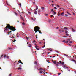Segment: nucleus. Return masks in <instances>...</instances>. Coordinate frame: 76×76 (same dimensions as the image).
I'll return each instance as SVG.
<instances>
[{
    "instance_id": "18",
    "label": "nucleus",
    "mask_w": 76,
    "mask_h": 76,
    "mask_svg": "<svg viewBox=\"0 0 76 76\" xmlns=\"http://www.w3.org/2000/svg\"><path fill=\"white\" fill-rule=\"evenodd\" d=\"M17 11H18V12L19 13H20V12L19 11V10H17Z\"/></svg>"
},
{
    "instance_id": "33",
    "label": "nucleus",
    "mask_w": 76,
    "mask_h": 76,
    "mask_svg": "<svg viewBox=\"0 0 76 76\" xmlns=\"http://www.w3.org/2000/svg\"><path fill=\"white\" fill-rule=\"evenodd\" d=\"M54 9H55V10H57V8L56 7H54Z\"/></svg>"
},
{
    "instance_id": "6",
    "label": "nucleus",
    "mask_w": 76,
    "mask_h": 76,
    "mask_svg": "<svg viewBox=\"0 0 76 76\" xmlns=\"http://www.w3.org/2000/svg\"><path fill=\"white\" fill-rule=\"evenodd\" d=\"M36 11L38 9V6H36Z\"/></svg>"
},
{
    "instance_id": "5",
    "label": "nucleus",
    "mask_w": 76,
    "mask_h": 76,
    "mask_svg": "<svg viewBox=\"0 0 76 76\" xmlns=\"http://www.w3.org/2000/svg\"><path fill=\"white\" fill-rule=\"evenodd\" d=\"M35 47L36 48L37 50H39V48H38V47L37 46H35Z\"/></svg>"
},
{
    "instance_id": "35",
    "label": "nucleus",
    "mask_w": 76,
    "mask_h": 76,
    "mask_svg": "<svg viewBox=\"0 0 76 76\" xmlns=\"http://www.w3.org/2000/svg\"><path fill=\"white\" fill-rule=\"evenodd\" d=\"M51 11V12H53V11H54V9H52Z\"/></svg>"
},
{
    "instance_id": "44",
    "label": "nucleus",
    "mask_w": 76,
    "mask_h": 76,
    "mask_svg": "<svg viewBox=\"0 0 76 76\" xmlns=\"http://www.w3.org/2000/svg\"><path fill=\"white\" fill-rule=\"evenodd\" d=\"M19 67H22V66H21V65H20L19 66Z\"/></svg>"
},
{
    "instance_id": "49",
    "label": "nucleus",
    "mask_w": 76,
    "mask_h": 76,
    "mask_svg": "<svg viewBox=\"0 0 76 76\" xmlns=\"http://www.w3.org/2000/svg\"><path fill=\"white\" fill-rule=\"evenodd\" d=\"M7 59H9V56H7Z\"/></svg>"
},
{
    "instance_id": "42",
    "label": "nucleus",
    "mask_w": 76,
    "mask_h": 76,
    "mask_svg": "<svg viewBox=\"0 0 76 76\" xmlns=\"http://www.w3.org/2000/svg\"><path fill=\"white\" fill-rule=\"evenodd\" d=\"M53 16H54V15H51V17H53Z\"/></svg>"
},
{
    "instance_id": "58",
    "label": "nucleus",
    "mask_w": 76,
    "mask_h": 76,
    "mask_svg": "<svg viewBox=\"0 0 76 76\" xmlns=\"http://www.w3.org/2000/svg\"><path fill=\"white\" fill-rule=\"evenodd\" d=\"M48 54H50V52H49L48 53Z\"/></svg>"
},
{
    "instance_id": "63",
    "label": "nucleus",
    "mask_w": 76,
    "mask_h": 76,
    "mask_svg": "<svg viewBox=\"0 0 76 76\" xmlns=\"http://www.w3.org/2000/svg\"><path fill=\"white\" fill-rule=\"evenodd\" d=\"M11 32H12V31H11L9 32L10 33H11Z\"/></svg>"
},
{
    "instance_id": "40",
    "label": "nucleus",
    "mask_w": 76,
    "mask_h": 76,
    "mask_svg": "<svg viewBox=\"0 0 76 76\" xmlns=\"http://www.w3.org/2000/svg\"><path fill=\"white\" fill-rule=\"evenodd\" d=\"M11 75H12V73H11L9 75V76H11Z\"/></svg>"
},
{
    "instance_id": "29",
    "label": "nucleus",
    "mask_w": 76,
    "mask_h": 76,
    "mask_svg": "<svg viewBox=\"0 0 76 76\" xmlns=\"http://www.w3.org/2000/svg\"><path fill=\"white\" fill-rule=\"evenodd\" d=\"M3 55H1V58H0V59H1V57H3Z\"/></svg>"
},
{
    "instance_id": "28",
    "label": "nucleus",
    "mask_w": 76,
    "mask_h": 76,
    "mask_svg": "<svg viewBox=\"0 0 76 76\" xmlns=\"http://www.w3.org/2000/svg\"><path fill=\"white\" fill-rule=\"evenodd\" d=\"M61 64H62V65H63V64H64V62H61Z\"/></svg>"
},
{
    "instance_id": "14",
    "label": "nucleus",
    "mask_w": 76,
    "mask_h": 76,
    "mask_svg": "<svg viewBox=\"0 0 76 76\" xmlns=\"http://www.w3.org/2000/svg\"><path fill=\"white\" fill-rule=\"evenodd\" d=\"M59 32H60V33H61V30L59 29Z\"/></svg>"
},
{
    "instance_id": "13",
    "label": "nucleus",
    "mask_w": 76,
    "mask_h": 76,
    "mask_svg": "<svg viewBox=\"0 0 76 76\" xmlns=\"http://www.w3.org/2000/svg\"><path fill=\"white\" fill-rule=\"evenodd\" d=\"M34 14H35V15H37V12L35 11L34 12Z\"/></svg>"
},
{
    "instance_id": "60",
    "label": "nucleus",
    "mask_w": 76,
    "mask_h": 76,
    "mask_svg": "<svg viewBox=\"0 0 76 76\" xmlns=\"http://www.w3.org/2000/svg\"><path fill=\"white\" fill-rule=\"evenodd\" d=\"M28 12L29 14L31 13V12H29V11H28Z\"/></svg>"
},
{
    "instance_id": "10",
    "label": "nucleus",
    "mask_w": 76,
    "mask_h": 76,
    "mask_svg": "<svg viewBox=\"0 0 76 76\" xmlns=\"http://www.w3.org/2000/svg\"><path fill=\"white\" fill-rule=\"evenodd\" d=\"M41 9V10H42V9H44V7H42Z\"/></svg>"
},
{
    "instance_id": "21",
    "label": "nucleus",
    "mask_w": 76,
    "mask_h": 76,
    "mask_svg": "<svg viewBox=\"0 0 76 76\" xmlns=\"http://www.w3.org/2000/svg\"><path fill=\"white\" fill-rule=\"evenodd\" d=\"M45 45H44V46H42V48H44V47H45Z\"/></svg>"
},
{
    "instance_id": "31",
    "label": "nucleus",
    "mask_w": 76,
    "mask_h": 76,
    "mask_svg": "<svg viewBox=\"0 0 76 76\" xmlns=\"http://www.w3.org/2000/svg\"><path fill=\"white\" fill-rule=\"evenodd\" d=\"M39 69H40V70H43V69L41 68H39Z\"/></svg>"
},
{
    "instance_id": "24",
    "label": "nucleus",
    "mask_w": 76,
    "mask_h": 76,
    "mask_svg": "<svg viewBox=\"0 0 76 76\" xmlns=\"http://www.w3.org/2000/svg\"><path fill=\"white\" fill-rule=\"evenodd\" d=\"M63 37L64 38H67V37L66 36H64Z\"/></svg>"
},
{
    "instance_id": "22",
    "label": "nucleus",
    "mask_w": 76,
    "mask_h": 76,
    "mask_svg": "<svg viewBox=\"0 0 76 76\" xmlns=\"http://www.w3.org/2000/svg\"><path fill=\"white\" fill-rule=\"evenodd\" d=\"M63 67L64 68H65V67H66V65H64Z\"/></svg>"
},
{
    "instance_id": "15",
    "label": "nucleus",
    "mask_w": 76,
    "mask_h": 76,
    "mask_svg": "<svg viewBox=\"0 0 76 76\" xmlns=\"http://www.w3.org/2000/svg\"><path fill=\"white\" fill-rule=\"evenodd\" d=\"M43 72V71H40L39 72V73H42Z\"/></svg>"
},
{
    "instance_id": "8",
    "label": "nucleus",
    "mask_w": 76,
    "mask_h": 76,
    "mask_svg": "<svg viewBox=\"0 0 76 76\" xmlns=\"http://www.w3.org/2000/svg\"><path fill=\"white\" fill-rule=\"evenodd\" d=\"M40 12H41V10H39L38 11V13H39Z\"/></svg>"
},
{
    "instance_id": "47",
    "label": "nucleus",
    "mask_w": 76,
    "mask_h": 76,
    "mask_svg": "<svg viewBox=\"0 0 76 76\" xmlns=\"http://www.w3.org/2000/svg\"><path fill=\"white\" fill-rule=\"evenodd\" d=\"M52 6H53V7H54V4H52Z\"/></svg>"
},
{
    "instance_id": "57",
    "label": "nucleus",
    "mask_w": 76,
    "mask_h": 76,
    "mask_svg": "<svg viewBox=\"0 0 76 76\" xmlns=\"http://www.w3.org/2000/svg\"><path fill=\"white\" fill-rule=\"evenodd\" d=\"M35 40H34V41H33V42H35Z\"/></svg>"
},
{
    "instance_id": "4",
    "label": "nucleus",
    "mask_w": 76,
    "mask_h": 76,
    "mask_svg": "<svg viewBox=\"0 0 76 76\" xmlns=\"http://www.w3.org/2000/svg\"><path fill=\"white\" fill-rule=\"evenodd\" d=\"M64 29L65 30H68V29H69V28H67L66 27H64Z\"/></svg>"
},
{
    "instance_id": "36",
    "label": "nucleus",
    "mask_w": 76,
    "mask_h": 76,
    "mask_svg": "<svg viewBox=\"0 0 76 76\" xmlns=\"http://www.w3.org/2000/svg\"><path fill=\"white\" fill-rule=\"evenodd\" d=\"M69 42L70 43H72L73 42H72V41H70Z\"/></svg>"
},
{
    "instance_id": "7",
    "label": "nucleus",
    "mask_w": 76,
    "mask_h": 76,
    "mask_svg": "<svg viewBox=\"0 0 76 76\" xmlns=\"http://www.w3.org/2000/svg\"><path fill=\"white\" fill-rule=\"evenodd\" d=\"M72 30L73 32H75V29H74L73 28H72Z\"/></svg>"
},
{
    "instance_id": "59",
    "label": "nucleus",
    "mask_w": 76,
    "mask_h": 76,
    "mask_svg": "<svg viewBox=\"0 0 76 76\" xmlns=\"http://www.w3.org/2000/svg\"><path fill=\"white\" fill-rule=\"evenodd\" d=\"M60 63H61V61H59Z\"/></svg>"
},
{
    "instance_id": "27",
    "label": "nucleus",
    "mask_w": 76,
    "mask_h": 76,
    "mask_svg": "<svg viewBox=\"0 0 76 76\" xmlns=\"http://www.w3.org/2000/svg\"><path fill=\"white\" fill-rule=\"evenodd\" d=\"M63 14H64V12H62V13H61V15H62V16H63Z\"/></svg>"
},
{
    "instance_id": "64",
    "label": "nucleus",
    "mask_w": 76,
    "mask_h": 76,
    "mask_svg": "<svg viewBox=\"0 0 76 76\" xmlns=\"http://www.w3.org/2000/svg\"><path fill=\"white\" fill-rule=\"evenodd\" d=\"M66 35H67V36H68V35H69V34H66Z\"/></svg>"
},
{
    "instance_id": "1",
    "label": "nucleus",
    "mask_w": 76,
    "mask_h": 76,
    "mask_svg": "<svg viewBox=\"0 0 76 76\" xmlns=\"http://www.w3.org/2000/svg\"><path fill=\"white\" fill-rule=\"evenodd\" d=\"M7 26H6V27H5L4 29L5 31H8L9 29L10 30H11L13 32H14L15 31H16V28L15 27H13V26H11L9 24H7Z\"/></svg>"
},
{
    "instance_id": "41",
    "label": "nucleus",
    "mask_w": 76,
    "mask_h": 76,
    "mask_svg": "<svg viewBox=\"0 0 76 76\" xmlns=\"http://www.w3.org/2000/svg\"><path fill=\"white\" fill-rule=\"evenodd\" d=\"M72 61H73L74 62H76V61L74 60H72Z\"/></svg>"
},
{
    "instance_id": "50",
    "label": "nucleus",
    "mask_w": 76,
    "mask_h": 76,
    "mask_svg": "<svg viewBox=\"0 0 76 76\" xmlns=\"http://www.w3.org/2000/svg\"><path fill=\"white\" fill-rule=\"evenodd\" d=\"M60 74H61V73H58V75H60Z\"/></svg>"
},
{
    "instance_id": "12",
    "label": "nucleus",
    "mask_w": 76,
    "mask_h": 76,
    "mask_svg": "<svg viewBox=\"0 0 76 76\" xmlns=\"http://www.w3.org/2000/svg\"><path fill=\"white\" fill-rule=\"evenodd\" d=\"M56 63H57V62H56V61H54L53 63H54V64H56Z\"/></svg>"
},
{
    "instance_id": "25",
    "label": "nucleus",
    "mask_w": 76,
    "mask_h": 76,
    "mask_svg": "<svg viewBox=\"0 0 76 76\" xmlns=\"http://www.w3.org/2000/svg\"><path fill=\"white\" fill-rule=\"evenodd\" d=\"M63 42H65V43H66V40H63Z\"/></svg>"
},
{
    "instance_id": "45",
    "label": "nucleus",
    "mask_w": 76,
    "mask_h": 76,
    "mask_svg": "<svg viewBox=\"0 0 76 76\" xmlns=\"http://www.w3.org/2000/svg\"><path fill=\"white\" fill-rule=\"evenodd\" d=\"M26 38L27 39V40H28V37H26Z\"/></svg>"
},
{
    "instance_id": "26",
    "label": "nucleus",
    "mask_w": 76,
    "mask_h": 76,
    "mask_svg": "<svg viewBox=\"0 0 76 76\" xmlns=\"http://www.w3.org/2000/svg\"><path fill=\"white\" fill-rule=\"evenodd\" d=\"M56 66H57V67H58V64H56Z\"/></svg>"
},
{
    "instance_id": "30",
    "label": "nucleus",
    "mask_w": 76,
    "mask_h": 76,
    "mask_svg": "<svg viewBox=\"0 0 76 76\" xmlns=\"http://www.w3.org/2000/svg\"><path fill=\"white\" fill-rule=\"evenodd\" d=\"M53 13L54 14V15H56V12H55L54 11L53 12Z\"/></svg>"
},
{
    "instance_id": "17",
    "label": "nucleus",
    "mask_w": 76,
    "mask_h": 76,
    "mask_svg": "<svg viewBox=\"0 0 76 76\" xmlns=\"http://www.w3.org/2000/svg\"><path fill=\"white\" fill-rule=\"evenodd\" d=\"M34 64H36V65H37V62L36 61H35L34 62Z\"/></svg>"
},
{
    "instance_id": "37",
    "label": "nucleus",
    "mask_w": 76,
    "mask_h": 76,
    "mask_svg": "<svg viewBox=\"0 0 76 76\" xmlns=\"http://www.w3.org/2000/svg\"><path fill=\"white\" fill-rule=\"evenodd\" d=\"M19 5H20V7H21V6H22V5H21V4L20 3V4H19Z\"/></svg>"
},
{
    "instance_id": "53",
    "label": "nucleus",
    "mask_w": 76,
    "mask_h": 76,
    "mask_svg": "<svg viewBox=\"0 0 76 76\" xmlns=\"http://www.w3.org/2000/svg\"><path fill=\"white\" fill-rule=\"evenodd\" d=\"M15 14L16 15V16H17V14L15 12Z\"/></svg>"
},
{
    "instance_id": "20",
    "label": "nucleus",
    "mask_w": 76,
    "mask_h": 76,
    "mask_svg": "<svg viewBox=\"0 0 76 76\" xmlns=\"http://www.w3.org/2000/svg\"><path fill=\"white\" fill-rule=\"evenodd\" d=\"M28 47H31V44H29Z\"/></svg>"
},
{
    "instance_id": "38",
    "label": "nucleus",
    "mask_w": 76,
    "mask_h": 76,
    "mask_svg": "<svg viewBox=\"0 0 76 76\" xmlns=\"http://www.w3.org/2000/svg\"><path fill=\"white\" fill-rule=\"evenodd\" d=\"M15 41H16V40L15 39L14 41H12L13 42H15Z\"/></svg>"
},
{
    "instance_id": "55",
    "label": "nucleus",
    "mask_w": 76,
    "mask_h": 76,
    "mask_svg": "<svg viewBox=\"0 0 76 76\" xmlns=\"http://www.w3.org/2000/svg\"><path fill=\"white\" fill-rule=\"evenodd\" d=\"M31 19H32V20H34V19L33 18H32Z\"/></svg>"
},
{
    "instance_id": "16",
    "label": "nucleus",
    "mask_w": 76,
    "mask_h": 76,
    "mask_svg": "<svg viewBox=\"0 0 76 76\" xmlns=\"http://www.w3.org/2000/svg\"><path fill=\"white\" fill-rule=\"evenodd\" d=\"M17 69H18V70H19V69H20V70H21V69H22V68H18Z\"/></svg>"
},
{
    "instance_id": "56",
    "label": "nucleus",
    "mask_w": 76,
    "mask_h": 76,
    "mask_svg": "<svg viewBox=\"0 0 76 76\" xmlns=\"http://www.w3.org/2000/svg\"><path fill=\"white\" fill-rule=\"evenodd\" d=\"M60 15H61V13L59 14L58 15V16H60Z\"/></svg>"
},
{
    "instance_id": "62",
    "label": "nucleus",
    "mask_w": 76,
    "mask_h": 76,
    "mask_svg": "<svg viewBox=\"0 0 76 76\" xmlns=\"http://www.w3.org/2000/svg\"><path fill=\"white\" fill-rule=\"evenodd\" d=\"M68 13L69 15H71V14H70V13Z\"/></svg>"
},
{
    "instance_id": "19",
    "label": "nucleus",
    "mask_w": 76,
    "mask_h": 76,
    "mask_svg": "<svg viewBox=\"0 0 76 76\" xmlns=\"http://www.w3.org/2000/svg\"><path fill=\"white\" fill-rule=\"evenodd\" d=\"M6 57H7V56H6V55H5L4 56V58H6Z\"/></svg>"
},
{
    "instance_id": "52",
    "label": "nucleus",
    "mask_w": 76,
    "mask_h": 76,
    "mask_svg": "<svg viewBox=\"0 0 76 76\" xmlns=\"http://www.w3.org/2000/svg\"><path fill=\"white\" fill-rule=\"evenodd\" d=\"M67 40H68V41H70V40H71V39H68Z\"/></svg>"
},
{
    "instance_id": "32",
    "label": "nucleus",
    "mask_w": 76,
    "mask_h": 76,
    "mask_svg": "<svg viewBox=\"0 0 76 76\" xmlns=\"http://www.w3.org/2000/svg\"><path fill=\"white\" fill-rule=\"evenodd\" d=\"M22 25H25V23H24V22H23V23H22Z\"/></svg>"
},
{
    "instance_id": "48",
    "label": "nucleus",
    "mask_w": 76,
    "mask_h": 76,
    "mask_svg": "<svg viewBox=\"0 0 76 76\" xmlns=\"http://www.w3.org/2000/svg\"><path fill=\"white\" fill-rule=\"evenodd\" d=\"M39 44H41V42H39Z\"/></svg>"
},
{
    "instance_id": "39",
    "label": "nucleus",
    "mask_w": 76,
    "mask_h": 76,
    "mask_svg": "<svg viewBox=\"0 0 76 76\" xmlns=\"http://www.w3.org/2000/svg\"><path fill=\"white\" fill-rule=\"evenodd\" d=\"M47 50H51V48H48Z\"/></svg>"
},
{
    "instance_id": "34",
    "label": "nucleus",
    "mask_w": 76,
    "mask_h": 76,
    "mask_svg": "<svg viewBox=\"0 0 76 76\" xmlns=\"http://www.w3.org/2000/svg\"><path fill=\"white\" fill-rule=\"evenodd\" d=\"M57 6L58 7H60V6L58 5H57Z\"/></svg>"
},
{
    "instance_id": "46",
    "label": "nucleus",
    "mask_w": 76,
    "mask_h": 76,
    "mask_svg": "<svg viewBox=\"0 0 76 76\" xmlns=\"http://www.w3.org/2000/svg\"><path fill=\"white\" fill-rule=\"evenodd\" d=\"M49 61V60H46V61H47V62H48V63Z\"/></svg>"
},
{
    "instance_id": "23",
    "label": "nucleus",
    "mask_w": 76,
    "mask_h": 76,
    "mask_svg": "<svg viewBox=\"0 0 76 76\" xmlns=\"http://www.w3.org/2000/svg\"><path fill=\"white\" fill-rule=\"evenodd\" d=\"M69 42V41H66V42H65V43H66V44H67Z\"/></svg>"
},
{
    "instance_id": "2",
    "label": "nucleus",
    "mask_w": 76,
    "mask_h": 76,
    "mask_svg": "<svg viewBox=\"0 0 76 76\" xmlns=\"http://www.w3.org/2000/svg\"><path fill=\"white\" fill-rule=\"evenodd\" d=\"M39 29H40V28L37 26H36L34 28V31H35V33L37 32H39V34H42V32H41V30H39Z\"/></svg>"
},
{
    "instance_id": "54",
    "label": "nucleus",
    "mask_w": 76,
    "mask_h": 76,
    "mask_svg": "<svg viewBox=\"0 0 76 76\" xmlns=\"http://www.w3.org/2000/svg\"><path fill=\"white\" fill-rule=\"evenodd\" d=\"M45 15H46V16H48V14H46Z\"/></svg>"
},
{
    "instance_id": "3",
    "label": "nucleus",
    "mask_w": 76,
    "mask_h": 76,
    "mask_svg": "<svg viewBox=\"0 0 76 76\" xmlns=\"http://www.w3.org/2000/svg\"><path fill=\"white\" fill-rule=\"evenodd\" d=\"M18 63H21L22 64H23V63L21 61V60H19V61H18Z\"/></svg>"
},
{
    "instance_id": "11",
    "label": "nucleus",
    "mask_w": 76,
    "mask_h": 76,
    "mask_svg": "<svg viewBox=\"0 0 76 76\" xmlns=\"http://www.w3.org/2000/svg\"><path fill=\"white\" fill-rule=\"evenodd\" d=\"M20 19H22L23 20H24L23 19V17H22V16L20 17Z\"/></svg>"
},
{
    "instance_id": "61",
    "label": "nucleus",
    "mask_w": 76,
    "mask_h": 76,
    "mask_svg": "<svg viewBox=\"0 0 76 76\" xmlns=\"http://www.w3.org/2000/svg\"><path fill=\"white\" fill-rule=\"evenodd\" d=\"M58 27H56V29H58Z\"/></svg>"
},
{
    "instance_id": "51",
    "label": "nucleus",
    "mask_w": 76,
    "mask_h": 76,
    "mask_svg": "<svg viewBox=\"0 0 76 76\" xmlns=\"http://www.w3.org/2000/svg\"><path fill=\"white\" fill-rule=\"evenodd\" d=\"M62 9H63L64 10H65V9L64 8H62Z\"/></svg>"
},
{
    "instance_id": "43",
    "label": "nucleus",
    "mask_w": 76,
    "mask_h": 76,
    "mask_svg": "<svg viewBox=\"0 0 76 76\" xmlns=\"http://www.w3.org/2000/svg\"><path fill=\"white\" fill-rule=\"evenodd\" d=\"M65 16H68V15L67 14H65Z\"/></svg>"
},
{
    "instance_id": "9",
    "label": "nucleus",
    "mask_w": 76,
    "mask_h": 76,
    "mask_svg": "<svg viewBox=\"0 0 76 76\" xmlns=\"http://www.w3.org/2000/svg\"><path fill=\"white\" fill-rule=\"evenodd\" d=\"M65 32L66 34H67V33H68V34L69 33V32L65 30Z\"/></svg>"
}]
</instances>
